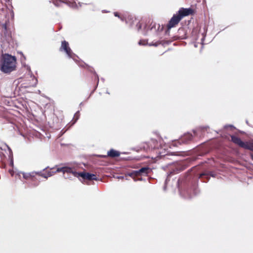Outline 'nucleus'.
<instances>
[{"label": "nucleus", "mask_w": 253, "mask_h": 253, "mask_svg": "<svg viewBox=\"0 0 253 253\" xmlns=\"http://www.w3.org/2000/svg\"><path fill=\"white\" fill-rule=\"evenodd\" d=\"M120 155V153L119 151H117L114 149H111L107 153V156H109L111 158H115L119 157ZM100 157L103 158H105L107 156H100Z\"/></svg>", "instance_id": "f8f14e48"}, {"label": "nucleus", "mask_w": 253, "mask_h": 253, "mask_svg": "<svg viewBox=\"0 0 253 253\" xmlns=\"http://www.w3.org/2000/svg\"><path fill=\"white\" fill-rule=\"evenodd\" d=\"M181 20V19L177 13L174 14L167 25L168 29H170L175 27Z\"/></svg>", "instance_id": "0eeeda50"}, {"label": "nucleus", "mask_w": 253, "mask_h": 253, "mask_svg": "<svg viewBox=\"0 0 253 253\" xmlns=\"http://www.w3.org/2000/svg\"><path fill=\"white\" fill-rule=\"evenodd\" d=\"M61 51H64L70 58L74 59L75 55L72 52V50L69 46V43L67 42L64 41L62 42L61 46L60 48Z\"/></svg>", "instance_id": "20e7f679"}, {"label": "nucleus", "mask_w": 253, "mask_h": 253, "mask_svg": "<svg viewBox=\"0 0 253 253\" xmlns=\"http://www.w3.org/2000/svg\"><path fill=\"white\" fill-rule=\"evenodd\" d=\"M9 172L11 174V175H13V174H12V170H9Z\"/></svg>", "instance_id": "b1692460"}, {"label": "nucleus", "mask_w": 253, "mask_h": 253, "mask_svg": "<svg viewBox=\"0 0 253 253\" xmlns=\"http://www.w3.org/2000/svg\"><path fill=\"white\" fill-rule=\"evenodd\" d=\"M137 26L138 27V29L139 30L141 27V24L138 23L137 25Z\"/></svg>", "instance_id": "aec40b11"}, {"label": "nucleus", "mask_w": 253, "mask_h": 253, "mask_svg": "<svg viewBox=\"0 0 253 253\" xmlns=\"http://www.w3.org/2000/svg\"><path fill=\"white\" fill-rule=\"evenodd\" d=\"M10 164H11V165L13 166V161H11Z\"/></svg>", "instance_id": "5701e85b"}, {"label": "nucleus", "mask_w": 253, "mask_h": 253, "mask_svg": "<svg viewBox=\"0 0 253 253\" xmlns=\"http://www.w3.org/2000/svg\"><path fill=\"white\" fill-rule=\"evenodd\" d=\"M193 138V136L191 134L188 133L184 134L178 140L179 143H186L189 141L191 140Z\"/></svg>", "instance_id": "9d476101"}, {"label": "nucleus", "mask_w": 253, "mask_h": 253, "mask_svg": "<svg viewBox=\"0 0 253 253\" xmlns=\"http://www.w3.org/2000/svg\"><path fill=\"white\" fill-rule=\"evenodd\" d=\"M153 45H155V46H157V44H153Z\"/></svg>", "instance_id": "c85d7f7f"}, {"label": "nucleus", "mask_w": 253, "mask_h": 253, "mask_svg": "<svg viewBox=\"0 0 253 253\" xmlns=\"http://www.w3.org/2000/svg\"><path fill=\"white\" fill-rule=\"evenodd\" d=\"M194 133L195 135H196V131L195 130L194 131Z\"/></svg>", "instance_id": "cd10ccee"}, {"label": "nucleus", "mask_w": 253, "mask_h": 253, "mask_svg": "<svg viewBox=\"0 0 253 253\" xmlns=\"http://www.w3.org/2000/svg\"><path fill=\"white\" fill-rule=\"evenodd\" d=\"M77 174L78 175V177L79 176H81L84 179H87L89 180H97L96 175L94 174H91L89 173L86 172H79V173Z\"/></svg>", "instance_id": "1a4fd4ad"}, {"label": "nucleus", "mask_w": 253, "mask_h": 253, "mask_svg": "<svg viewBox=\"0 0 253 253\" xmlns=\"http://www.w3.org/2000/svg\"><path fill=\"white\" fill-rule=\"evenodd\" d=\"M79 116H80L79 111H78L77 112H76V113L74 115V118L76 119H75V122L74 123H75L78 120V119L79 118Z\"/></svg>", "instance_id": "f3484780"}, {"label": "nucleus", "mask_w": 253, "mask_h": 253, "mask_svg": "<svg viewBox=\"0 0 253 253\" xmlns=\"http://www.w3.org/2000/svg\"><path fill=\"white\" fill-rule=\"evenodd\" d=\"M114 15H115V16H116V17H119V18H120V16H119V14H118V13H117V12H115V13H114Z\"/></svg>", "instance_id": "412c9836"}, {"label": "nucleus", "mask_w": 253, "mask_h": 253, "mask_svg": "<svg viewBox=\"0 0 253 253\" xmlns=\"http://www.w3.org/2000/svg\"><path fill=\"white\" fill-rule=\"evenodd\" d=\"M231 140L234 143L238 145V146L242 148H243L245 142L242 141L239 137L234 135H232L231 136Z\"/></svg>", "instance_id": "9b49d317"}, {"label": "nucleus", "mask_w": 253, "mask_h": 253, "mask_svg": "<svg viewBox=\"0 0 253 253\" xmlns=\"http://www.w3.org/2000/svg\"><path fill=\"white\" fill-rule=\"evenodd\" d=\"M149 170V169L148 167H143L138 170L132 171L128 175L134 178V176H135L146 175L148 173Z\"/></svg>", "instance_id": "423d86ee"}, {"label": "nucleus", "mask_w": 253, "mask_h": 253, "mask_svg": "<svg viewBox=\"0 0 253 253\" xmlns=\"http://www.w3.org/2000/svg\"><path fill=\"white\" fill-rule=\"evenodd\" d=\"M3 27L5 29H6V25H3Z\"/></svg>", "instance_id": "a878e982"}, {"label": "nucleus", "mask_w": 253, "mask_h": 253, "mask_svg": "<svg viewBox=\"0 0 253 253\" xmlns=\"http://www.w3.org/2000/svg\"><path fill=\"white\" fill-rule=\"evenodd\" d=\"M56 172H62L64 174V176L65 178H70V176H66L65 174L72 173L75 177H78L79 172H76L74 169L70 166H65L61 168H58L56 169Z\"/></svg>", "instance_id": "7ed1b4c3"}, {"label": "nucleus", "mask_w": 253, "mask_h": 253, "mask_svg": "<svg viewBox=\"0 0 253 253\" xmlns=\"http://www.w3.org/2000/svg\"><path fill=\"white\" fill-rule=\"evenodd\" d=\"M250 157H251V159L253 161V154H251L250 155Z\"/></svg>", "instance_id": "4be33fe9"}, {"label": "nucleus", "mask_w": 253, "mask_h": 253, "mask_svg": "<svg viewBox=\"0 0 253 253\" xmlns=\"http://www.w3.org/2000/svg\"><path fill=\"white\" fill-rule=\"evenodd\" d=\"M194 46H195V47H197V45H196V44H194Z\"/></svg>", "instance_id": "bb28decb"}, {"label": "nucleus", "mask_w": 253, "mask_h": 253, "mask_svg": "<svg viewBox=\"0 0 253 253\" xmlns=\"http://www.w3.org/2000/svg\"><path fill=\"white\" fill-rule=\"evenodd\" d=\"M22 174L23 175V178L26 179H28L29 178H32V177L34 176V172L32 173H25L23 172H20L18 173V174L20 175V174Z\"/></svg>", "instance_id": "2eb2a0df"}, {"label": "nucleus", "mask_w": 253, "mask_h": 253, "mask_svg": "<svg viewBox=\"0 0 253 253\" xmlns=\"http://www.w3.org/2000/svg\"><path fill=\"white\" fill-rule=\"evenodd\" d=\"M57 172L56 170L55 171H49L46 174L45 173H42L41 175L45 178H47L48 177H50L54 174V173Z\"/></svg>", "instance_id": "dca6fc26"}, {"label": "nucleus", "mask_w": 253, "mask_h": 253, "mask_svg": "<svg viewBox=\"0 0 253 253\" xmlns=\"http://www.w3.org/2000/svg\"><path fill=\"white\" fill-rule=\"evenodd\" d=\"M228 126H226L225 127H227ZM230 126V127H232L233 126L232 125H230L229 126Z\"/></svg>", "instance_id": "393cba45"}, {"label": "nucleus", "mask_w": 253, "mask_h": 253, "mask_svg": "<svg viewBox=\"0 0 253 253\" xmlns=\"http://www.w3.org/2000/svg\"><path fill=\"white\" fill-rule=\"evenodd\" d=\"M50 2H52L55 6H60L63 3H66L70 7L76 8L77 5L75 2L68 1L67 0H51Z\"/></svg>", "instance_id": "39448f33"}, {"label": "nucleus", "mask_w": 253, "mask_h": 253, "mask_svg": "<svg viewBox=\"0 0 253 253\" xmlns=\"http://www.w3.org/2000/svg\"><path fill=\"white\" fill-rule=\"evenodd\" d=\"M160 145L159 144V142L155 140L151 139L150 142L149 148L151 149H159Z\"/></svg>", "instance_id": "ddd939ff"}, {"label": "nucleus", "mask_w": 253, "mask_h": 253, "mask_svg": "<svg viewBox=\"0 0 253 253\" xmlns=\"http://www.w3.org/2000/svg\"><path fill=\"white\" fill-rule=\"evenodd\" d=\"M243 148L253 151V142H245Z\"/></svg>", "instance_id": "4468645a"}, {"label": "nucleus", "mask_w": 253, "mask_h": 253, "mask_svg": "<svg viewBox=\"0 0 253 253\" xmlns=\"http://www.w3.org/2000/svg\"><path fill=\"white\" fill-rule=\"evenodd\" d=\"M138 44L139 45H145L146 44V42L145 41H142V40H140L139 42H138Z\"/></svg>", "instance_id": "a211bd4d"}, {"label": "nucleus", "mask_w": 253, "mask_h": 253, "mask_svg": "<svg viewBox=\"0 0 253 253\" xmlns=\"http://www.w3.org/2000/svg\"><path fill=\"white\" fill-rule=\"evenodd\" d=\"M29 73L27 76L24 78L18 79L15 82H17V84L19 87L21 88H28L30 87L35 86L38 83V80L31 73L30 69L28 68Z\"/></svg>", "instance_id": "f03ea898"}, {"label": "nucleus", "mask_w": 253, "mask_h": 253, "mask_svg": "<svg viewBox=\"0 0 253 253\" xmlns=\"http://www.w3.org/2000/svg\"><path fill=\"white\" fill-rule=\"evenodd\" d=\"M193 12V10L190 8H180L177 14L178 15V16L180 17L181 19H182L183 17L188 16L190 14H191Z\"/></svg>", "instance_id": "6e6552de"}, {"label": "nucleus", "mask_w": 253, "mask_h": 253, "mask_svg": "<svg viewBox=\"0 0 253 253\" xmlns=\"http://www.w3.org/2000/svg\"><path fill=\"white\" fill-rule=\"evenodd\" d=\"M16 58L9 54L3 55L0 64V70L4 73H9L15 70Z\"/></svg>", "instance_id": "f257e3e1"}, {"label": "nucleus", "mask_w": 253, "mask_h": 253, "mask_svg": "<svg viewBox=\"0 0 253 253\" xmlns=\"http://www.w3.org/2000/svg\"><path fill=\"white\" fill-rule=\"evenodd\" d=\"M6 147H7V148H8V149L9 151V153H10V155H12V150H11V149L10 148V147H8L7 145H6Z\"/></svg>", "instance_id": "6ab92c4d"}]
</instances>
